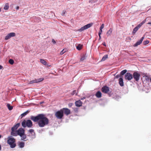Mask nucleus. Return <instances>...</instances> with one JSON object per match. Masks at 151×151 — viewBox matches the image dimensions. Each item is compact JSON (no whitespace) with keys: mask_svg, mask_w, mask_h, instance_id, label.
<instances>
[{"mask_svg":"<svg viewBox=\"0 0 151 151\" xmlns=\"http://www.w3.org/2000/svg\"><path fill=\"white\" fill-rule=\"evenodd\" d=\"M30 119L34 122H37L39 126L43 127L49 123L48 119L43 114H40L36 116H31Z\"/></svg>","mask_w":151,"mask_h":151,"instance_id":"1","label":"nucleus"},{"mask_svg":"<svg viewBox=\"0 0 151 151\" xmlns=\"http://www.w3.org/2000/svg\"><path fill=\"white\" fill-rule=\"evenodd\" d=\"M22 125L23 127H27L28 128H31L33 125L32 122L30 120H27L26 121L24 120L22 123Z\"/></svg>","mask_w":151,"mask_h":151,"instance_id":"2","label":"nucleus"},{"mask_svg":"<svg viewBox=\"0 0 151 151\" xmlns=\"http://www.w3.org/2000/svg\"><path fill=\"white\" fill-rule=\"evenodd\" d=\"M15 139L14 138L9 137L7 141V142L10 145L12 148H14L16 145L15 143Z\"/></svg>","mask_w":151,"mask_h":151,"instance_id":"3","label":"nucleus"},{"mask_svg":"<svg viewBox=\"0 0 151 151\" xmlns=\"http://www.w3.org/2000/svg\"><path fill=\"white\" fill-rule=\"evenodd\" d=\"M55 116L58 119H62L64 116L63 111L62 109H61L55 113Z\"/></svg>","mask_w":151,"mask_h":151,"instance_id":"4","label":"nucleus"},{"mask_svg":"<svg viewBox=\"0 0 151 151\" xmlns=\"http://www.w3.org/2000/svg\"><path fill=\"white\" fill-rule=\"evenodd\" d=\"M93 25V23H91L88 24L83 27H81L80 29L78 30L79 31H82L88 29L91 27Z\"/></svg>","mask_w":151,"mask_h":151,"instance_id":"5","label":"nucleus"},{"mask_svg":"<svg viewBox=\"0 0 151 151\" xmlns=\"http://www.w3.org/2000/svg\"><path fill=\"white\" fill-rule=\"evenodd\" d=\"M133 78L136 81H138L140 78V74L138 72H134L133 73Z\"/></svg>","mask_w":151,"mask_h":151,"instance_id":"6","label":"nucleus"},{"mask_svg":"<svg viewBox=\"0 0 151 151\" xmlns=\"http://www.w3.org/2000/svg\"><path fill=\"white\" fill-rule=\"evenodd\" d=\"M44 80V78H43L35 79L34 80L30 81L28 83V84L34 83H38L40 82L41 81Z\"/></svg>","mask_w":151,"mask_h":151,"instance_id":"7","label":"nucleus"},{"mask_svg":"<svg viewBox=\"0 0 151 151\" xmlns=\"http://www.w3.org/2000/svg\"><path fill=\"white\" fill-rule=\"evenodd\" d=\"M133 78L132 75L129 73H127L125 74V78L126 80L130 81Z\"/></svg>","mask_w":151,"mask_h":151,"instance_id":"8","label":"nucleus"},{"mask_svg":"<svg viewBox=\"0 0 151 151\" xmlns=\"http://www.w3.org/2000/svg\"><path fill=\"white\" fill-rule=\"evenodd\" d=\"M24 133V130L22 128H20L17 130V135L22 136V134Z\"/></svg>","mask_w":151,"mask_h":151,"instance_id":"9","label":"nucleus"},{"mask_svg":"<svg viewBox=\"0 0 151 151\" xmlns=\"http://www.w3.org/2000/svg\"><path fill=\"white\" fill-rule=\"evenodd\" d=\"M63 111V113H64L66 115H68L70 114V110L67 108H63L62 109Z\"/></svg>","mask_w":151,"mask_h":151,"instance_id":"10","label":"nucleus"},{"mask_svg":"<svg viewBox=\"0 0 151 151\" xmlns=\"http://www.w3.org/2000/svg\"><path fill=\"white\" fill-rule=\"evenodd\" d=\"M150 19L149 17H147L145 19H144L143 21L140 23L136 27H137V28L139 29L140 27L142 26L144 24L146 21H147Z\"/></svg>","mask_w":151,"mask_h":151,"instance_id":"11","label":"nucleus"},{"mask_svg":"<svg viewBox=\"0 0 151 151\" xmlns=\"http://www.w3.org/2000/svg\"><path fill=\"white\" fill-rule=\"evenodd\" d=\"M150 19L149 17H147L145 19H144L143 21L140 23L136 27H137V28L139 29L140 27L142 26L144 24L146 21H147Z\"/></svg>","mask_w":151,"mask_h":151,"instance_id":"12","label":"nucleus"},{"mask_svg":"<svg viewBox=\"0 0 151 151\" xmlns=\"http://www.w3.org/2000/svg\"><path fill=\"white\" fill-rule=\"evenodd\" d=\"M150 19L149 17H147L145 19H144L143 21L140 23L136 27H137V28L139 29L140 27L142 26L144 24L146 21H147Z\"/></svg>","mask_w":151,"mask_h":151,"instance_id":"13","label":"nucleus"},{"mask_svg":"<svg viewBox=\"0 0 151 151\" xmlns=\"http://www.w3.org/2000/svg\"><path fill=\"white\" fill-rule=\"evenodd\" d=\"M144 39V37H141V38L140 39L137 41L136 43H135L134 45V47H137V46L140 45L142 42V41H143V39Z\"/></svg>","mask_w":151,"mask_h":151,"instance_id":"14","label":"nucleus"},{"mask_svg":"<svg viewBox=\"0 0 151 151\" xmlns=\"http://www.w3.org/2000/svg\"><path fill=\"white\" fill-rule=\"evenodd\" d=\"M104 24H102L101 25V27L100 28V30L99 31V40H100L101 39V35L102 32V29L104 28Z\"/></svg>","mask_w":151,"mask_h":151,"instance_id":"15","label":"nucleus"},{"mask_svg":"<svg viewBox=\"0 0 151 151\" xmlns=\"http://www.w3.org/2000/svg\"><path fill=\"white\" fill-rule=\"evenodd\" d=\"M102 90L103 92L104 93H107L109 91V88L106 86H104L102 87Z\"/></svg>","mask_w":151,"mask_h":151,"instance_id":"16","label":"nucleus"},{"mask_svg":"<svg viewBox=\"0 0 151 151\" xmlns=\"http://www.w3.org/2000/svg\"><path fill=\"white\" fill-rule=\"evenodd\" d=\"M28 132L30 133V134H29L28 136H34L35 134V133L34 132V130L32 129H29L28 131Z\"/></svg>","mask_w":151,"mask_h":151,"instance_id":"17","label":"nucleus"},{"mask_svg":"<svg viewBox=\"0 0 151 151\" xmlns=\"http://www.w3.org/2000/svg\"><path fill=\"white\" fill-rule=\"evenodd\" d=\"M75 105L77 107H80L82 106V102L80 100L76 101L75 103Z\"/></svg>","mask_w":151,"mask_h":151,"instance_id":"18","label":"nucleus"},{"mask_svg":"<svg viewBox=\"0 0 151 151\" xmlns=\"http://www.w3.org/2000/svg\"><path fill=\"white\" fill-rule=\"evenodd\" d=\"M20 124V123H18L14 125L11 129V130H16L19 127Z\"/></svg>","mask_w":151,"mask_h":151,"instance_id":"19","label":"nucleus"},{"mask_svg":"<svg viewBox=\"0 0 151 151\" xmlns=\"http://www.w3.org/2000/svg\"><path fill=\"white\" fill-rule=\"evenodd\" d=\"M18 144L19 147L21 148H22L24 147L25 145L24 142H18Z\"/></svg>","mask_w":151,"mask_h":151,"instance_id":"20","label":"nucleus"},{"mask_svg":"<svg viewBox=\"0 0 151 151\" xmlns=\"http://www.w3.org/2000/svg\"><path fill=\"white\" fill-rule=\"evenodd\" d=\"M12 131L11 132V134L13 136H16L17 135V130H11Z\"/></svg>","mask_w":151,"mask_h":151,"instance_id":"21","label":"nucleus"},{"mask_svg":"<svg viewBox=\"0 0 151 151\" xmlns=\"http://www.w3.org/2000/svg\"><path fill=\"white\" fill-rule=\"evenodd\" d=\"M20 137H21V140H23L24 141H26L27 140V136L25 133H24L22 136H20Z\"/></svg>","mask_w":151,"mask_h":151,"instance_id":"22","label":"nucleus"},{"mask_svg":"<svg viewBox=\"0 0 151 151\" xmlns=\"http://www.w3.org/2000/svg\"><path fill=\"white\" fill-rule=\"evenodd\" d=\"M119 83L121 86H124V82L122 78H119Z\"/></svg>","mask_w":151,"mask_h":151,"instance_id":"23","label":"nucleus"},{"mask_svg":"<svg viewBox=\"0 0 151 151\" xmlns=\"http://www.w3.org/2000/svg\"><path fill=\"white\" fill-rule=\"evenodd\" d=\"M112 32V29H110L106 33V35L107 37L109 36L111 34Z\"/></svg>","mask_w":151,"mask_h":151,"instance_id":"24","label":"nucleus"},{"mask_svg":"<svg viewBox=\"0 0 151 151\" xmlns=\"http://www.w3.org/2000/svg\"><path fill=\"white\" fill-rule=\"evenodd\" d=\"M96 95L98 98H100L101 96V93L100 91H98L96 93Z\"/></svg>","mask_w":151,"mask_h":151,"instance_id":"25","label":"nucleus"},{"mask_svg":"<svg viewBox=\"0 0 151 151\" xmlns=\"http://www.w3.org/2000/svg\"><path fill=\"white\" fill-rule=\"evenodd\" d=\"M40 61L41 63L44 65H46L47 64V62L43 59H40Z\"/></svg>","mask_w":151,"mask_h":151,"instance_id":"26","label":"nucleus"},{"mask_svg":"<svg viewBox=\"0 0 151 151\" xmlns=\"http://www.w3.org/2000/svg\"><path fill=\"white\" fill-rule=\"evenodd\" d=\"M139 29L137 27H135L134 29L132 32V34L134 35L135 34L137 31Z\"/></svg>","mask_w":151,"mask_h":151,"instance_id":"27","label":"nucleus"},{"mask_svg":"<svg viewBox=\"0 0 151 151\" xmlns=\"http://www.w3.org/2000/svg\"><path fill=\"white\" fill-rule=\"evenodd\" d=\"M108 58V55H105L102 58L101 61H104L107 58Z\"/></svg>","mask_w":151,"mask_h":151,"instance_id":"28","label":"nucleus"},{"mask_svg":"<svg viewBox=\"0 0 151 151\" xmlns=\"http://www.w3.org/2000/svg\"><path fill=\"white\" fill-rule=\"evenodd\" d=\"M6 106L9 110H11L13 109V107L12 106H11L9 104H7Z\"/></svg>","mask_w":151,"mask_h":151,"instance_id":"29","label":"nucleus"},{"mask_svg":"<svg viewBox=\"0 0 151 151\" xmlns=\"http://www.w3.org/2000/svg\"><path fill=\"white\" fill-rule=\"evenodd\" d=\"M82 45L81 44H79L78 45V46L76 47V48L78 50H80L82 48Z\"/></svg>","mask_w":151,"mask_h":151,"instance_id":"30","label":"nucleus"},{"mask_svg":"<svg viewBox=\"0 0 151 151\" xmlns=\"http://www.w3.org/2000/svg\"><path fill=\"white\" fill-rule=\"evenodd\" d=\"M28 113V111H27L23 113L21 115V118H22L24 116L26 115Z\"/></svg>","mask_w":151,"mask_h":151,"instance_id":"31","label":"nucleus"},{"mask_svg":"<svg viewBox=\"0 0 151 151\" xmlns=\"http://www.w3.org/2000/svg\"><path fill=\"white\" fill-rule=\"evenodd\" d=\"M9 4L8 3H6L5 4L4 7V9L5 10H7L9 8Z\"/></svg>","mask_w":151,"mask_h":151,"instance_id":"32","label":"nucleus"},{"mask_svg":"<svg viewBox=\"0 0 151 151\" xmlns=\"http://www.w3.org/2000/svg\"><path fill=\"white\" fill-rule=\"evenodd\" d=\"M8 34L9 35V36H10L11 37H14L15 36V33L14 32H11Z\"/></svg>","mask_w":151,"mask_h":151,"instance_id":"33","label":"nucleus"},{"mask_svg":"<svg viewBox=\"0 0 151 151\" xmlns=\"http://www.w3.org/2000/svg\"><path fill=\"white\" fill-rule=\"evenodd\" d=\"M144 77H145L146 80L147 81H148L150 79V78L149 76L145 74L143 76Z\"/></svg>","mask_w":151,"mask_h":151,"instance_id":"34","label":"nucleus"},{"mask_svg":"<svg viewBox=\"0 0 151 151\" xmlns=\"http://www.w3.org/2000/svg\"><path fill=\"white\" fill-rule=\"evenodd\" d=\"M127 70H124L122 71L120 73V74L121 75H124L127 72Z\"/></svg>","mask_w":151,"mask_h":151,"instance_id":"35","label":"nucleus"},{"mask_svg":"<svg viewBox=\"0 0 151 151\" xmlns=\"http://www.w3.org/2000/svg\"><path fill=\"white\" fill-rule=\"evenodd\" d=\"M9 63L11 65L13 64L14 63V61L12 59H10L9 61Z\"/></svg>","mask_w":151,"mask_h":151,"instance_id":"36","label":"nucleus"},{"mask_svg":"<svg viewBox=\"0 0 151 151\" xmlns=\"http://www.w3.org/2000/svg\"><path fill=\"white\" fill-rule=\"evenodd\" d=\"M85 59V56L84 55H83L82 57L80 59V61H82L83 60H84Z\"/></svg>","mask_w":151,"mask_h":151,"instance_id":"37","label":"nucleus"},{"mask_svg":"<svg viewBox=\"0 0 151 151\" xmlns=\"http://www.w3.org/2000/svg\"><path fill=\"white\" fill-rule=\"evenodd\" d=\"M11 37L9 36V35L8 34L5 37V39L6 40H8L9 38H10Z\"/></svg>","mask_w":151,"mask_h":151,"instance_id":"38","label":"nucleus"},{"mask_svg":"<svg viewBox=\"0 0 151 151\" xmlns=\"http://www.w3.org/2000/svg\"><path fill=\"white\" fill-rule=\"evenodd\" d=\"M149 41L148 40H146V41H144L143 42V44L144 45H147V44H148V43H149Z\"/></svg>","mask_w":151,"mask_h":151,"instance_id":"39","label":"nucleus"},{"mask_svg":"<svg viewBox=\"0 0 151 151\" xmlns=\"http://www.w3.org/2000/svg\"><path fill=\"white\" fill-rule=\"evenodd\" d=\"M65 51L64 49H63L60 52V54L61 55L63 54L65 52Z\"/></svg>","mask_w":151,"mask_h":151,"instance_id":"40","label":"nucleus"},{"mask_svg":"<svg viewBox=\"0 0 151 151\" xmlns=\"http://www.w3.org/2000/svg\"><path fill=\"white\" fill-rule=\"evenodd\" d=\"M89 2L91 4H93L94 2V0H89Z\"/></svg>","mask_w":151,"mask_h":151,"instance_id":"41","label":"nucleus"},{"mask_svg":"<svg viewBox=\"0 0 151 151\" xmlns=\"http://www.w3.org/2000/svg\"><path fill=\"white\" fill-rule=\"evenodd\" d=\"M66 13V11L65 10H63V12L62 13V15L63 16H64Z\"/></svg>","mask_w":151,"mask_h":151,"instance_id":"42","label":"nucleus"},{"mask_svg":"<svg viewBox=\"0 0 151 151\" xmlns=\"http://www.w3.org/2000/svg\"><path fill=\"white\" fill-rule=\"evenodd\" d=\"M76 90H73L72 92L71 93V94L72 95H74L76 93Z\"/></svg>","mask_w":151,"mask_h":151,"instance_id":"43","label":"nucleus"},{"mask_svg":"<svg viewBox=\"0 0 151 151\" xmlns=\"http://www.w3.org/2000/svg\"><path fill=\"white\" fill-rule=\"evenodd\" d=\"M52 42L53 44H55L56 42L54 39H52Z\"/></svg>","mask_w":151,"mask_h":151,"instance_id":"44","label":"nucleus"},{"mask_svg":"<svg viewBox=\"0 0 151 151\" xmlns=\"http://www.w3.org/2000/svg\"><path fill=\"white\" fill-rule=\"evenodd\" d=\"M120 77V75H117L115 76V77H116V78H119V77Z\"/></svg>","mask_w":151,"mask_h":151,"instance_id":"45","label":"nucleus"},{"mask_svg":"<svg viewBox=\"0 0 151 151\" xmlns=\"http://www.w3.org/2000/svg\"><path fill=\"white\" fill-rule=\"evenodd\" d=\"M102 44L103 45H104L105 46H106V43H105V42H103L102 43Z\"/></svg>","mask_w":151,"mask_h":151,"instance_id":"46","label":"nucleus"},{"mask_svg":"<svg viewBox=\"0 0 151 151\" xmlns=\"http://www.w3.org/2000/svg\"><path fill=\"white\" fill-rule=\"evenodd\" d=\"M72 104H73L72 103H70L68 105L70 107L72 106Z\"/></svg>","mask_w":151,"mask_h":151,"instance_id":"47","label":"nucleus"},{"mask_svg":"<svg viewBox=\"0 0 151 151\" xmlns=\"http://www.w3.org/2000/svg\"><path fill=\"white\" fill-rule=\"evenodd\" d=\"M3 68V67L1 65H0V69H1L2 68Z\"/></svg>","mask_w":151,"mask_h":151,"instance_id":"48","label":"nucleus"},{"mask_svg":"<svg viewBox=\"0 0 151 151\" xmlns=\"http://www.w3.org/2000/svg\"><path fill=\"white\" fill-rule=\"evenodd\" d=\"M19 6H17V8H16V9H17V10H18V9H19Z\"/></svg>","mask_w":151,"mask_h":151,"instance_id":"49","label":"nucleus"},{"mask_svg":"<svg viewBox=\"0 0 151 151\" xmlns=\"http://www.w3.org/2000/svg\"><path fill=\"white\" fill-rule=\"evenodd\" d=\"M148 24H149L151 25V22H149L148 23H147Z\"/></svg>","mask_w":151,"mask_h":151,"instance_id":"50","label":"nucleus"},{"mask_svg":"<svg viewBox=\"0 0 151 151\" xmlns=\"http://www.w3.org/2000/svg\"><path fill=\"white\" fill-rule=\"evenodd\" d=\"M85 99V97H83V98H82L81 99V100H83V99Z\"/></svg>","mask_w":151,"mask_h":151,"instance_id":"51","label":"nucleus"},{"mask_svg":"<svg viewBox=\"0 0 151 151\" xmlns=\"http://www.w3.org/2000/svg\"><path fill=\"white\" fill-rule=\"evenodd\" d=\"M1 145H0V150H1Z\"/></svg>","mask_w":151,"mask_h":151,"instance_id":"52","label":"nucleus"},{"mask_svg":"<svg viewBox=\"0 0 151 151\" xmlns=\"http://www.w3.org/2000/svg\"><path fill=\"white\" fill-rule=\"evenodd\" d=\"M1 135H0V139L1 138Z\"/></svg>","mask_w":151,"mask_h":151,"instance_id":"53","label":"nucleus"},{"mask_svg":"<svg viewBox=\"0 0 151 151\" xmlns=\"http://www.w3.org/2000/svg\"><path fill=\"white\" fill-rule=\"evenodd\" d=\"M150 81H151V78L150 79Z\"/></svg>","mask_w":151,"mask_h":151,"instance_id":"54","label":"nucleus"},{"mask_svg":"<svg viewBox=\"0 0 151 151\" xmlns=\"http://www.w3.org/2000/svg\"><path fill=\"white\" fill-rule=\"evenodd\" d=\"M1 9H0V12H1Z\"/></svg>","mask_w":151,"mask_h":151,"instance_id":"55","label":"nucleus"}]
</instances>
